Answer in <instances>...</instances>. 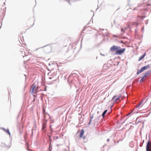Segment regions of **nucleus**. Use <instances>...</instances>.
I'll use <instances>...</instances> for the list:
<instances>
[{"label": "nucleus", "instance_id": "obj_1", "mask_svg": "<svg viewBox=\"0 0 151 151\" xmlns=\"http://www.w3.org/2000/svg\"><path fill=\"white\" fill-rule=\"evenodd\" d=\"M126 50L125 48H121V47L118 49L116 51L115 54L117 55H121L124 53Z\"/></svg>", "mask_w": 151, "mask_h": 151}, {"label": "nucleus", "instance_id": "obj_2", "mask_svg": "<svg viewBox=\"0 0 151 151\" xmlns=\"http://www.w3.org/2000/svg\"><path fill=\"white\" fill-rule=\"evenodd\" d=\"M120 48V46L113 45L111 47L110 50L112 51H116L119 48Z\"/></svg>", "mask_w": 151, "mask_h": 151}, {"label": "nucleus", "instance_id": "obj_3", "mask_svg": "<svg viewBox=\"0 0 151 151\" xmlns=\"http://www.w3.org/2000/svg\"><path fill=\"white\" fill-rule=\"evenodd\" d=\"M150 140H149L148 141L146 147V151H151V149H150Z\"/></svg>", "mask_w": 151, "mask_h": 151}, {"label": "nucleus", "instance_id": "obj_4", "mask_svg": "<svg viewBox=\"0 0 151 151\" xmlns=\"http://www.w3.org/2000/svg\"><path fill=\"white\" fill-rule=\"evenodd\" d=\"M122 97L121 96H117V97H116V98L114 100V101L115 102H117V101H120L122 100Z\"/></svg>", "mask_w": 151, "mask_h": 151}, {"label": "nucleus", "instance_id": "obj_5", "mask_svg": "<svg viewBox=\"0 0 151 151\" xmlns=\"http://www.w3.org/2000/svg\"><path fill=\"white\" fill-rule=\"evenodd\" d=\"M47 120L46 121V122H44L43 123V124H42V130H43V131H44L45 129V128H46V122H47Z\"/></svg>", "mask_w": 151, "mask_h": 151}, {"label": "nucleus", "instance_id": "obj_6", "mask_svg": "<svg viewBox=\"0 0 151 151\" xmlns=\"http://www.w3.org/2000/svg\"><path fill=\"white\" fill-rule=\"evenodd\" d=\"M2 129L5 131L7 133H8L10 136L11 135L10 133L9 132V130L8 129H6L5 128L3 127L2 128Z\"/></svg>", "mask_w": 151, "mask_h": 151}, {"label": "nucleus", "instance_id": "obj_7", "mask_svg": "<svg viewBox=\"0 0 151 151\" xmlns=\"http://www.w3.org/2000/svg\"><path fill=\"white\" fill-rule=\"evenodd\" d=\"M101 117V116L100 115V116H99L95 118V119H94V124H95L96 123V122Z\"/></svg>", "mask_w": 151, "mask_h": 151}, {"label": "nucleus", "instance_id": "obj_8", "mask_svg": "<svg viewBox=\"0 0 151 151\" xmlns=\"http://www.w3.org/2000/svg\"><path fill=\"white\" fill-rule=\"evenodd\" d=\"M84 130L83 129H81L80 135H79V137L81 138H82L83 137V136L84 134Z\"/></svg>", "mask_w": 151, "mask_h": 151}, {"label": "nucleus", "instance_id": "obj_9", "mask_svg": "<svg viewBox=\"0 0 151 151\" xmlns=\"http://www.w3.org/2000/svg\"><path fill=\"white\" fill-rule=\"evenodd\" d=\"M146 55V52H145L139 58L138 61H140L143 59Z\"/></svg>", "mask_w": 151, "mask_h": 151}, {"label": "nucleus", "instance_id": "obj_10", "mask_svg": "<svg viewBox=\"0 0 151 151\" xmlns=\"http://www.w3.org/2000/svg\"><path fill=\"white\" fill-rule=\"evenodd\" d=\"M150 67V65H148L147 66H143V67H142L141 68L143 70V71H144V70H145L146 69L149 68Z\"/></svg>", "mask_w": 151, "mask_h": 151}, {"label": "nucleus", "instance_id": "obj_11", "mask_svg": "<svg viewBox=\"0 0 151 151\" xmlns=\"http://www.w3.org/2000/svg\"><path fill=\"white\" fill-rule=\"evenodd\" d=\"M150 73V71H147L145 72L144 75V77H146L148 76V75Z\"/></svg>", "mask_w": 151, "mask_h": 151}, {"label": "nucleus", "instance_id": "obj_12", "mask_svg": "<svg viewBox=\"0 0 151 151\" xmlns=\"http://www.w3.org/2000/svg\"><path fill=\"white\" fill-rule=\"evenodd\" d=\"M143 70L141 68V69L140 70L139 69H138L137 72V75L139 74L140 73H141L143 71Z\"/></svg>", "mask_w": 151, "mask_h": 151}, {"label": "nucleus", "instance_id": "obj_13", "mask_svg": "<svg viewBox=\"0 0 151 151\" xmlns=\"http://www.w3.org/2000/svg\"><path fill=\"white\" fill-rule=\"evenodd\" d=\"M50 49L51 47L50 46H49L47 47V48H45V52H50Z\"/></svg>", "mask_w": 151, "mask_h": 151}, {"label": "nucleus", "instance_id": "obj_14", "mask_svg": "<svg viewBox=\"0 0 151 151\" xmlns=\"http://www.w3.org/2000/svg\"><path fill=\"white\" fill-rule=\"evenodd\" d=\"M36 87V86L35 84H33L32 85V93H33L34 92V90L35 89V88Z\"/></svg>", "mask_w": 151, "mask_h": 151}, {"label": "nucleus", "instance_id": "obj_15", "mask_svg": "<svg viewBox=\"0 0 151 151\" xmlns=\"http://www.w3.org/2000/svg\"><path fill=\"white\" fill-rule=\"evenodd\" d=\"M107 111V109L105 110L103 112L102 114V116L103 118L104 117L105 114Z\"/></svg>", "mask_w": 151, "mask_h": 151}, {"label": "nucleus", "instance_id": "obj_16", "mask_svg": "<svg viewBox=\"0 0 151 151\" xmlns=\"http://www.w3.org/2000/svg\"><path fill=\"white\" fill-rule=\"evenodd\" d=\"M51 142H49V148L48 149V151H51L52 149H50V148L51 147Z\"/></svg>", "mask_w": 151, "mask_h": 151}, {"label": "nucleus", "instance_id": "obj_17", "mask_svg": "<svg viewBox=\"0 0 151 151\" xmlns=\"http://www.w3.org/2000/svg\"><path fill=\"white\" fill-rule=\"evenodd\" d=\"M142 101H141V102H139L137 105L136 106V108L138 107L139 106H140L142 104Z\"/></svg>", "mask_w": 151, "mask_h": 151}, {"label": "nucleus", "instance_id": "obj_18", "mask_svg": "<svg viewBox=\"0 0 151 151\" xmlns=\"http://www.w3.org/2000/svg\"><path fill=\"white\" fill-rule=\"evenodd\" d=\"M24 53V56H23V57L24 58L25 56H27L28 55V54L29 53L28 52H25L24 51H23Z\"/></svg>", "mask_w": 151, "mask_h": 151}, {"label": "nucleus", "instance_id": "obj_19", "mask_svg": "<svg viewBox=\"0 0 151 151\" xmlns=\"http://www.w3.org/2000/svg\"><path fill=\"white\" fill-rule=\"evenodd\" d=\"M91 121H92V119H90V121H89V122H88V125H90L91 122Z\"/></svg>", "mask_w": 151, "mask_h": 151}, {"label": "nucleus", "instance_id": "obj_20", "mask_svg": "<svg viewBox=\"0 0 151 151\" xmlns=\"http://www.w3.org/2000/svg\"><path fill=\"white\" fill-rule=\"evenodd\" d=\"M117 97V96H114L112 98V99H111V101L114 100V99L115 98H116V97Z\"/></svg>", "mask_w": 151, "mask_h": 151}, {"label": "nucleus", "instance_id": "obj_21", "mask_svg": "<svg viewBox=\"0 0 151 151\" xmlns=\"http://www.w3.org/2000/svg\"><path fill=\"white\" fill-rule=\"evenodd\" d=\"M139 6H138L137 7H136V8L133 9V10H137L138 9V8L139 7Z\"/></svg>", "mask_w": 151, "mask_h": 151}, {"label": "nucleus", "instance_id": "obj_22", "mask_svg": "<svg viewBox=\"0 0 151 151\" xmlns=\"http://www.w3.org/2000/svg\"><path fill=\"white\" fill-rule=\"evenodd\" d=\"M145 77H144V75H143L141 77V79L142 80L144 79Z\"/></svg>", "mask_w": 151, "mask_h": 151}, {"label": "nucleus", "instance_id": "obj_23", "mask_svg": "<svg viewBox=\"0 0 151 151\" xmlns=\"http://www.w3.org/2000/svg\"><path fill=\"white\" fill-rule=\"evenodd\" d=\"M47 91L46 86H45V89L43 90V91Z\"/></svg>", "mask_w": 151, "mask_h": 151}, {"label": "nucleus", "instance_id": "obj_24", "mask_svg": "<svg viewBox=\"0 0 151 151\" xmlns=\"http://www.w3.org/2000/svg\"><path fill=\"white\" fill-rule=\"evenodd\" d=\"M93 115L91 116L90 117V118L91 119H93Z\"/></svg>", "mask_w": 151, "mask_h": 151}, {"label": "nucleus", "instance_id": "obj_25", "mask_svg": "<svg viewBox=\"0 0 151 151\" xmlns=\"http://www.w3.org/2000/svg\"><path fill=\"white\" fill-rule=\"evenodd\" d=\"M120 43L122 44H124V43L123 41L122 40H121L119 42Z\"/></svg>", "mask_w": 151, "mask_h": 151}, {"label": "nucleus", "instance_id": "obj_26", "mask_svg": "<svg viewBox=\"0 0 151 151\" xmlns=\"http://www.w3.org/2000/svg\"><path fill=\"white\" fill-rule=\"evenodd\" d=\"M121 31L122 32H124V30L123 29V28H122Z\"/></svg>", "mask_w": 151, "mask_h": 151}, {"label": "nucleus", "instance_id": "obj_27", "mask_svg": "<svg viewBox=\"0 0 151 151\" xmlns=\"http://www.w3.org/2000/svg\"><path fill=\"white\" fill-rule=\"evenodd\" d=\"M48 137H49V139H51V136H50V135H49V136H48Z\"/></svg>", "mask_w": 151, "mask_h": 151}, {"label": "nucleus", "instance_id": "obj_28", "mask_svg": "<svg viewBox=\"0 0 151 151\" xmlns=\"http://www.w3.org/2000/svg\"><path fill=\"white\" fill-rule=\"evenodd\" d=\"M148 20H147L146 21V22H145V23L146 24H147L148 23Z\"/></svg>", "mask_w": 151, "mask_h": 151}, {"label": "nucleus", "instance_id": "obj_29", "mask_svg": "<svg viewBox=\"0 0 151 151\" xmlns=\"http://www.w3.org/2000/svg\"><path fill=\"white\" fill-rule=\"evenodd\" d=\"M86 29V27H84L83 29V30L82 31H84Z\"/></svg>", "mask_w": 151, "mask_h": 151}, {"label": "nucleus", "instance_id": "obj_30", "mask_svg": "<svg viewBox=\"0 0 151 151\" xmlns=\"http://www.w3.org/2000/svg\"><path fill=\"white\" fill-rule=\"evenodd\" d=\"M100 54H101V55H102L103 56H105V55L104 54H102L101 53H100Z\"/></svg>", "mask_w": 151, "mask_h": 151}, {"label": "nucleus", "instance_id": "obj_31", "mask_svg": "<svg viewBox=\"0 0 151 151\" xmlns=\"http://www.w3.org/2000/svg\"><path fill=\"white\" fill-rule=\"evenodd\" d=\"M145 17V16H143V17H142V19L143 20L144 19V18Z\"/></svg>", "mask_w": 151, "mask_h": 151}, {"label": "nucleus", "instance_id": "obj_32", "mask_svg": "<svg viewBox=\"0 0 151 151\" xmlns=\"http://www.w3.org/2000/svg\"><path fill=\"white\" fill-rule=\"evenodd\" d=\"M142 81H143V80H142V79H140V81H139V82H142Z\"/></svg>", "mask_w": 151, "mask_h": 151}, {"label": "nucleus", "instance_id": "obj_33", "mask_svg": "<svg viewBox=\"0 0 151 151\" xmlns=\"http://www.w3.org/2000/svg\"><path fill=\"white\" fill-rule=\"evenodd\" d=\"M47 46V45H46V46H43V47H40V48H43V47H46V46Z\"/></svg>", "mask_w": 151, "mask_h": 151}, {"label": "nucleus", "instance_id": "obj_34", "mask_svg": "<svg viewBox=\"0 0 151 151\" xmlns=\"http://www.w3.org/2000/svg\"><path fill=\"white\" fill-rule=\"evenodd\" d=\"M109 139H107V142H109Z\"/></svg>", "mask_w": 151, "mask_h": 151}, {"label": "nucleus", "instance_id": "obj_35", "mask_svg": "<svg viewBox=\"0 0 151 151\" xmlns=\"http://www.w3.org/2000/svg\"><path fill=\"white\" fill-rule=\"evenodd\" d=\"M50 142H51L52 141V139H49Z\"/></svg>", "mask_w": 151, "mask_h": 151}, {"label": "nucleus", "instance_id": "obj_36", "mask_svg": "<svg viewBox=\"0 0 151 151\" xmlns=\"http://www.w3.org/2000/svg\"><path fill=\"white\" fill-rule=\"evenodd\" d=\"M27 150L29 151H32V150L29 149H28Z\"/></svg>", "mask_w": 151, "mask_h": 151}, {"label": "nucleus", "instance_id": "obj_37", "mask_svg": "<svg viewBox=\"0 0 151 151\" xmlns=\"http://www.w3.org/2000/svg\"><path fill=\"white\" fill-rule=\"evenodd\" d=\"M113 37H117V36H116V35H114V36H113Z\"/></svg>", "mask_w": 151, "mask_h": 151}, {"label": "nucleus", "instance_id": "obj_38", "mask_svg": "<svg viewBox=\"0 0 151 151\" xmlns=\"http://www.w3.org/2000/svg\"><path fill=\"white\" fill-rule=\"evenodd\" d=\"M56 139H58V136L56 137Z\"/></svg>", "mask_w": 151, "mask_h": 151}, {"label": "nucleus", "instance_id": "obj_39", "mask_svg": "<svg viewBox=\"0 0 151 151\" xmlns=\"http://www.w3.org/2000/svg\"><path fill=\"white\" fill-rule=\"evenodd\" d=\"M24 76H25V80H26V75H24Z\"/></svg>", "mask_w": 151, "mask_h": 151}, {"label": "nucleus", "instance_id": "obj_40", "mask_svg": "<svg viewBox=\"0 0 151 151\" xmlns=\"http://www.w3.org/2000/svg\"><path fill=\"white\" fill-rule=\"evenodd\" d=\"M113 105H112L111 106V108H112V107H113Z\"/></svg>", "mask_w": 151, "mask_h": 151}, {"label": "nucleus", "instance_id": "obj_41", "mask_svg": "<svg viewBox=\"0 0 151 151\" xmlns=\"http://www.w3.org/2000/svg\"><path fill=\"white\" fill-rule=\"evenodd\" d=\"M140 147H142V145L141 146V144H140Z\"/></svg>", "mask_w": 151, "mask_h": 151}, {"label": "nucleus", "instance_id": "obj_42", "mask_svg": "<svg viewBox=\"0 0 151 151\" xmlns=\"http://www.w3.org/2000/svg\"><path fill=\"white\" fill-rule=\"evenodd\" d=\"M140 147H142V145L141 146V144H140Z\"/></svg>", "mask_w": 151, "mask_h": 151}, {"label": "nucleus", "instance_id": "obj_43", "mask_svg": "<svg viewBox=\"0 0 151 151\" xmlns=\"http://www.w3.org/2000/svg\"><path fill=\"white\" fill-rule=\"evenodd\" d=\"M119 140L117 142V143H119Z\"/></svg>", "mask_w": 151, "mask_h": 151}, {"label": "nucleus", "instance_id": "obj_44", "mask_svg": "<svg viewBox=\"0 0 151 151\" xmlns=\"http://www.w3.org/2000/svg\"><path fill=\"white\" fill-rule=\"evenodd\" d=\"M83 139H85V136H84L83 137Z\"/></svg>", "mask_w": 151, "mask_h": 151}, {"label": "nucleus", "instance_id": "obj_45", "mask_svg": "<svg viewBox=\"0 0 151 151\" xmlns=\"http://www.w3.org/2000/svg\"><path fill=\"white\" fill-rule=\"evenodd\" d=\"M114 23H115V20H114Z\"/></svg>", "mask_w": 151, "mask_h": 151}, {"label": "nucleus", "instance_id": "obj_46", "mask_svg": "<svg viewBox=\"0 0 151 151\" xmlns=\"http://www.w3.org/2000/svg\"><path fill=\"white\" fill-rule=\"evenodd\" d=\"M48 65H50V63H49V64H48Z\"/></svg>", "mask_w": 151, "mask_h": 151}, {"label": "nucleus", "instance_id": "obj_47", "mask_svg": "<svg viewBox=\"0 0 151 151\" xmlns=\"http://www.w3.org/2000/svg\"><path fill=\"white\" fill-rule=\"evenodd\" d=\"M126 29H127V28H125V30H126Z\"/></svg>", "mask_w": 151, "mask_h": 151}, {"label": "nucleus", "instance_id": "obj_48", "mask_svg": "<svg viewBox=\"0 0 151 151\" xmlns=\"http://www.w3.org/2000/svg\"><path fill=\"white\" fill-rule=\"evenodd\" d=\"M49 78H50V79H51V78H50V77H49Z\"/></svg>", "mask_w": 151, "mask_h": 151}, {"label": "nucleus", "instance_id": "obj_49", "mask_svg": "<svg viewBox=\"0 0 151 151\" xmlns=\"http://www.w3.org/2000/svg\"><path fill=\"white\" fill-rule=\"evenodd\" d=\"M97 58H98V57H97L96 58V59H97Z\"/></svg>", "mask_w": 151, "mask_h": 151}, {"label": "nucleus", "instance_id": "obj_50", "mask_svg": "<svg viewBox=\"0 0 151 151\" xmlns=\"http://www.w3.org/2000/svg\"><path fill=\"white\" fill-rule=\"evenodd\" d=\"M150 5V4H148V5H147V6H148V5Z\"/></svg>", "mask_w": 151, "mask_h": 151}, {"label": "nucleus", "instance_id": "obj_51", "mask_svg": "<svg viewBox=\"0 0 151 151\" xmlns=\"http://www.w3.org/2000/svg\"><path fill=\"white\" fill-rule=\"evenodd\" d=\"M119 62L118 63H117V64H119Z\"/></svg>", "mask_w": 151, "mask_h": 151}, {"label": "nucleus", "instance_id": "obj_52", "mask_svg": "<svg viewBox=\"0 0 151 151\" xmlns=\"http://www.w3.org/2000/svg\"><path fill=\"white\" fill-rule=\"evenodd\" d=\"M135 31V32H136L137 30L136 29Z\"/></svg>", "mask_w": 151, "mask_h": 151}, {"label": "nucleus", "instance_id": "obj_53", "mask_svg": "<svg viewBox=\"0 0 151 151\" xmlns=\"http://www.w3.org/2000/svg\"><path fill=\"white\" fill-rule=\"evenodd\" d=\"M21 51L22 52L23 51H22H22Z\"/></svg>", "mask_w": 151, "mask_h": 151}, {"label": "nucleus", "instance_id": "obj_54", "mask_svg": "<svg viewBox=\"0 0 151 151\" xmlns=\"http://www.w3.org/2000/svg\"><path fill=\"white\" fill-rule=\"evenodd\" d=\"M27 146L28 147H29V145H27Z\"/></svg>", "mask_w": 151, "mask_h": 151}, {"label": "nucleus", "instance_id": "obj_55", "mask_svg": "<svg viewBox=\"0 0 151 151\" xmlns=\"http://www.w3.org/2000/svg\"><path fill=\"white\" fill-rule=\"evenodd\" d=\"M1 27H0V29L1 28Z\"/></svg>", "mask_w": 151, "mask_h": 151}]
</instances>
